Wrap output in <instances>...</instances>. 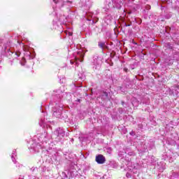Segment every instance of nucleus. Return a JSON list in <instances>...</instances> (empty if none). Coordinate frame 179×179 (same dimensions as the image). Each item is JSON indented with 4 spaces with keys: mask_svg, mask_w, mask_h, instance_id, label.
<instances>
[{
    "mask_svg": "<svg viewBox=\"0 0 179 179\" xmlns=\"http://www.w3.org/2000/svg\"><path fill=\"white\" fill-rule=\"evenodd\" d=\"M111 5L110 2L108 3V6H106V9H108L110 8V6Z\"/></svg>",
    "mask_w": 179,
    "mask_h": 179,
    "instance_id": "12",
    "label": "nucleus"
},
{
    "mask_svg": "<svg viewBox=\"0 0 179 179\" xmlns=\"http://www.w3.org/2000/svg\"><path fill=\"white\" fill-rule=\"evenodd\" d=\"M21 65H24V64H23V63L21 62Z\"/></svg>",
    "mask_w": 179,
    "mask_h": 179,
    "instance_id": "16",
    "label": "nucleus"
},
{
    "mask_svg": "<svg viewBox=\"0 0 179 179\" xmlns=\"http://www.w3.org/2000/svg\"><path fill=\"white\" fill-rule=\"evenodd\" d=\"M85 57V53H83V52L82 50H78L77 52V55L76 56H74V62L76 64H78V62H83V59H82V58H83Z\"/></svg>",
    "mask_w": 179,
    "mask_h": 179,
    "instance_id": "1",
    "label": "nucleus"
},
{
    "mask_svg": "<svg viewBox=\"0 0 179 179\" xmlns=\"http://www.w3.org/2000/svg\"><path fill=\"white\" fill-rule=\"evenodd\" d=\"M56 134H57V136H64L65 135V131H64V129L58 128L56 130Z\"/></svg>",
    "mask_w": 179,
    "mask_h": 179,
    "instance_id": "5",
    "label": "nucleus"
},
{
    "mask_svg": "<svg viewBox=\"0 0 179 179\" xmlns=\"http://www.w3.org/2000/svg\"><path fill=\"white\" fill-rule=\"evenodd\" d=\"M22 62H26V59L24 58H22Z\"/></svg>",
    "mask_w": 179,
    "mask_h": 179,
    "instance_id": "14",
    "label": "nucleus"
},
{
    "mask_svg": "<svg viewBox=\"0 0 179 179\" xmlns=\"http://www.w3.org/2000/svg\"><path fill=\"white\" fill-rule=\"evenodd\" d=\"M15 55H17V57H20V52H16Z\"/></svg>",
    "mask_w": 179,
    "mask_h": 179,
    "instance_id": "13",
    "label": "nucleus"
},
{
    "mask_svg": "<svg viewBox=\"0 0 179 179\" xmlns=\"http://www.w3.org/2000/svg\"><path fill=\"white\" fill-rule=\"evenodd\" d=\"M169 162H173V160L170 159V161H169Z\"/></svg>",
    "mask_w": 179,
    "mask_h": 179,
    "instance_id": "17",
    "label": "nucleus"
},
{
    "mask_svg": "<svg viewBox=\"0 0 179 179\" xmlns=\"http://www.w3.org/2000/svg\"><path fill=\"white\" fill-rule=\"evenodd\" d=\"M104 45H106V43H99V46L101 48H104Z\"/></svg>",
    "mask_w": 179,
    "mask_h": 179,
    "instance_id": "9",
    "label": "nucleus"
},
{
    "mask_svg": "<svg viewBox=\"0 0 179 179\" xmlns=\"http://www.w3.org/2000/svg\"><path fill=\"white\" fill-rule=\"evenodd\" d=\"M94 65H96L95 69H97V68H100V61H99L98 59L94 60Z\"/></svg>",
    "mask_w": 179,
    "mask_h": 179,
    "instance_id": "6",
    "label": "nucleus"
},
{
    "mask_svg": "<svg viewBox=\"0 0 179 179\" xmlns=\"http://www.w3.org/2000/svg\"><path fill=\"white\" fill-rule=\"evenodd\" d=\"M62 111V107H59V108L57 110L54 111V115H55V113H59V114H61V112Z\"/></svg>",
    "mask_w": 179,
    "mask_h": 179,
    "instance_id": "8",
    "label": "nucleus"
},
{
    "mask_svg": "<svg viewBox=\"0 0 179 179\" xmlns=\"http://www.w3.org/2000/svg\"><path fill=\"white\" fill-rule=\"evenodd\" d=\"M66 36H72V32L69 31H65Z\"/></svg>",
    "mask_w": 179,
    "mask_h": 179,
    "instance_id": "11",
    "label": "nucleus"
},
{
    "mask_svg": "<svg viewBox=\"0 0 179 179\" xmlns=\"http://www.w3.org/2000/svg\"><path fill=\"white\" fill-rule=\"evenodd\" d=\"M106 152L107 153H109V155L111 153V152H113V150H111L110 148H106Z\"/></svg>",
    "mask_w": 179,
    "mask_h": 179,
    "instance_id": "10",
    "label": "nucleus"
},
{
    "mask_svg": "<svg viewBox=\"0 0 179 179\" xmlns=\"http://www.w3.org/2000/svg\"><path fill=\"white\" fill-rule=\"evenodd\" d=\"M71 64H73V61L71 60Z\"/></svg>",
    "mask_w": 179,
    "mask_h": 179,
    "instance_id": "15",
    "label": "nucleus"
},
{
    "mask_svg": "<svg viewBox=\"0 0 179 179\" xmlns=\"http://www.w3.org/2000/svg\"><path fill=\"white\" fill-rule=\"evenodd\" d=\"M95 160L98 164H104L106 163V157L101 155L96 156Z\"/></svg>",
    "mask_w": 179,
    "mask_h": 179,
    "instance_id": "2",
    "label": "nucleus"
},
{
    "mask_svg": "<svg viewBox=\"0 0 179 179\" xmlns=\"http://www.w3.org/2000/svg\"><path fill=\"white\" fill-rule=\"evenodd\" d=\"M126 26H129V24H128V25H126Z\"/></svg>",
    "mask_w": 179,
    "mask_h": 179,
    "instance_id": "18",
    "label": "nucleus"
},
{
    "mask_svg": "<svg viewBox=\"0 0 179 179\" xmlns=\"http://www.w3.org/2000/svg\"><path fill=\"white\" fill-rule=\"evenodd\" d=\"M16 151H13V154L11 156V159L14 163H16L15 161L16 160Z\"/></svg>",
    "mask_w": 179,
    "mask_h": 179,
    "instance_id": "7",
    "label": "nucleus"
},
{
    "mask_svg": "<svg viewBox=\"0 0 179 179\" xmlns=\"http://www.w3.org/2000/svg\"><path fill=\"white\" fill-rule=\"evenodd\" d=\"M53 2L56 3L57 8H62L65 5L64 0H53Z\"/></svg>",
    "mask_w": 179,
    "mask_h": 179,
    "instance_id": "3",
    "label": "nucleus"
},
{
    "mask_svg": "<svg viewBox=\"0 0 179 179\" xmlns=\"http://www.w3.org/2000/svg\"><path fill=\"white\" fill-rule=\"evenodd\" d=\"M113 3L115 4L114 6L115 8H117L120 9L122 5V0H112Z\"/></svg>",
    "mask_w": 179,
    "mask_h": 179,
    "instance_id": "4",
    "label": "nucleus"
}]
</instances>
